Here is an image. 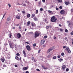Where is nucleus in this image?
<instances>
[{
  "mask_svg": "<svg viewBox=\"0 0 73 73\" xmlns=\"http://www.w3.org/2000/svg\"><path fill=\"white\" fill-rule=\"evenodd\" d=\"M41 34V33L39 31H36L35 33V37L36 38L37 37L39 36Z\"/></svg>",
  "mask_w": 73,
  "mask_h": 73,
  "instance_id": "nucleus-1",
  "label": "nucleus"
},
{
  "mask_svg": "<svg viewBox=\"0 0 73 73\" xmlns=\"http://www.w3.org/2000/svg\"><path fill=\"white\" fill-rule=\"evenodd\" d=\"M51 20L52 22L54 23V22H56V21L57 20V18H55L54 16H53L51 17Z\"/></svg>",
  "mask_w": 73,
  "mask_h": 73,
  "instance_id": "nucleus-2",
  "label": "nucleus"
},
{
  "mask_svg": "<svg viewBox=\"0 0 73 73\" xmlns=\"http://www.w3.org/2000/svg\"><path fill=\"white\" fill-rule=\"evenodd\" d=\"M54 49V47H52L50 48L47 51V53H49V52H51V51H52V50H53V49Z\"/></svg>",
  "mask_w": 73,
  "mask_h": 73,
  "instance_id": "nucleus-3",
  "label": "nucleus"
},
{
  "mask_svg": "<svg viewBox=\"0 0 73 73\" xmlns=\"http://www.w3.org/2000/svg\"><path fill=\"white\" fill-rule=\"evenodd\" d=\"M17 37L19 38H21V35L20 33H17Z\"/></svg>",
  "mask_w": 73,
  "mask_h": 73,
  "instance_id": "nucleus-4",
  "label": "nucleus"
},
{
  "mask_svg": "<svg viewBox=\"0 0 73 73\" xmlns=\"http://www.w3.org/2000/svg\"><path fill=\"white\" fill-rule=\"evenodd\" d=\"M66 50L68 51V53H70L71 51L69 47H67L65 49Z\"/></svg>",
  "mask_w": 73,
  "mask_h": 73,
  "instance_id": "nucleus-5",
  "label": "nucleus"
},
{
  "mask_svg": "<svg viewBox=\"0 0 73 73\" xmlns=\"http://www.w3.org/2000/svg\"><path fill=\"white\" fill-rule=\"evenodd\" d=\"M67 22H68V26H69V27H70V25H73V23L71 22V21H67Z\"/></svg>",
  "mask_w": 73,
  "mask_h": 73,
  "instance_id": "nucleus-6",
  "label": "nucleus"
},
{
  "mask_svg": "<svg viewBox=\"0 0 73 73\" xmlns=\"http://www.w3.org/2000/svg\"><path fill=\"white\" fill-rule=\"evenodd\" d=\"M16 17L17 19H20V14L19 13L17 14L16 15Z\"/></svg>",
  "mask_w": 73,
  "mask_h": 73,
  "instance_id": "nucleus-7",
  "label": "nucleus"
},
{
  "mask_svg": "<svg viewBox=\"0 0 73 73\" xmlns=\"http://www.w3.org/2000/svg\"><path fill=\"white\" fill-rule=\"evenodd\" d=\"M26 48L28 50H31V48L30 46L27 45L26 46Z\"/></svg>",
  "mask_w": 73,
  "mask_h": 73,
  "instance_id": "nucleus-8",
  "label": "nucleus"
},
{
  "mask_svg": "<svg viewBox=\"0 0 73 73\" xmlns=\"http://www.w3.org/2000/svg\"><path fill=\"white\" fill-rule=\"evenodd\" d=\"M9 45H10V47L11 48H12V49H13V48H14V45L15 44L12 45L11 43L10 44H9Z\"/></svg>",
  "mask_w": 73,
  "mask_h": 73,
  "instance_id": "nucleus-9",
  "label": "nucleus"
},
{
  "mask_svg": "<svg viewBox=\"0 0 73 73\" xmlns=\"http://www.w3.org/2000/svg\"><path fill=\"white\" fill-rule=\"evenodd\" d=\"M65 13V11L64 10H62L60 11V14L61 15H64Z\"/></svg>",
  "mask_w": 73,
  "mask_h": 73,
  "instance_id": "nucleus-10",
  "label": "nucleus"
},
{
  "mask_svg": "<svg viewBox=\"0 0 73 73\" xmlns=\"http://www.w3.org/2000/svg\"><path fill=\"white\" fill-rule=\"evenodd\" d=\"M45 42V40H42L41 41V43L42 44H44V42Z\"/></svg>",
  "mask_w": 73,
  "mask_h": 73,
  "instance_id": "nucleus-11",
  "label": "nucleus"
},
{
  "mask_svg": "<svg viewBox=\"0 0 73 73\" xmlns=\"http://www.w3.org/2000/svg\"><path fill=\"white\" fill-rule=\"evenodd\" d=\"M23 52L24 57H26V56H27V55H26V53H25V50H23Z\"/></svg>",
  "mask_w": 73,
  "mask_h": 73,
  "instance_id": "nucleus-12",
  "label": "nucleus"
},
{
  "mask_svg": "<svg viewBox=\"0 0 73 73\" xmlns=\"http://www.w3.org/2000/svg\"><path fill=\"white\" fill-rule=\"evenodd\" d=\"M28 69V67H25L23 69V70H27V69Z\"/></svg>",
  "mask_w": 73,
  "mask_h": 73,
  "instance_id": "nucleus-13",
  "label": "nucleus"
},
{
  "mask_svg": "<svg viewBox=\"0 0 73 73\" xmlns=\"http://www.w3.org/2000/svg\"><path fill=\"white\" fill-rule=\"evenodd\" d=\"M65 68H66V66L65 65H64L62 66V69L63 70H64L65 69Z\"/></svg>",
  "mask_w": 73,
  "mask_h": 73,
  "instance_id": "nucleus-14",
  "label": "nucleus"
},
{
  "mask_svg": "<svg viewBox=\"0 0 73 73\" xmlns=\"http://www.w3.org/2000/svg\"><path fill=\"white\" fill-rule=\"evenodd\" d=\"M64 3L66 5H69V2H67L66 1H65L64 2Z\"/></svg>",
  "mask_w": 73,
  "mask_h": 73,
  "instance_id": "nucleus-15",
  "label": "nucleus"
},
{
  "mask_svg": "<svg viewBox=\"0 0 73 73\" xmlns=\"http://www.w3.org/2000/svg\"><path fill=\"white\" fill-rule=\"evenodd\" d=\"M34 20L35 21H38V19H37V18L36 17H35L34 18Z\"/></svg>",
  "mask_w": 73,
  "mask_h": 73,
  "instance_id": "nucleus-16",
  "label": "nucleus"
},
{
  "mask_svg": "<svg viewBox=\"0 0 73 73\" xmlns=\"http://www.w3.org/2000/svg\"><path fill=\"white\" fill-rule=\"evenodd\" d=\"M48 12L51 14H53V13L52 11L50 10L48 11Z\"/></svg>",
  "mask_w": 73,
  "mask_h": 73,
  "instance_id": "nucleus-17",
  "label": "nucleus"
},
{
  "mask_svg": "<svg viewBox=\"0 0 73 73\" xmlns=\"http://www.w3.org/2000/svg\"><path fill=\"white\" fill-rule=\"evenodd\" d=\"M42 66L44 69H48V67H45V66Z\"/></svg>",
  "mask_w": 73,
  "mask_h": 73,
  "instance_id": "nucleus-18",
  "label": "nucleus"
},
{
  "mask_svg": "<svg viewBox=\"0 0 73 73\" xmlns=\"http://www.w3.org/2000/svg\"><path fill=\"white\" fill-rule=\"evenodd\" d=\"M58 60L60 62H61V61H63V59H62L60 58L58 59Z\"/></svg>",
  "mask_w": 73,
  "mask_h": 73,
  "instance_id": "nucleus-19",
  "label": "nucleus"
},
{
  "mask_svg": "<svg viewBox=\"0 0 73 73\" xmlns=\"http://www.w3.org/2000/svg\"><path fill=\"white\" fill-rule=\"evenodd\" d=\"M31 24V22L28 21L27 23V26H29V25H30Z\"/></svg>",
  "mask_w": 73,
  "mask_h": 73,
  "instance_id": "nucleus-20",
  "label": "nucleus"
},
{
  "mask_svg": "<svg viewBox=\"0 0 73 73\" xmlns=\"http://www.w3.org/2000/svg\"><path fill=\"white\" fill-rule=\"evenodd\" d=\"M62 0H58V3H62Z\"/></svg>",
  "mask_w": 73,
  "mask_h": 73,
  "instance_id": "nucleus-21",
  "label": "nucleus"
},
{
  "mask_svg": "<svg viewBox=\"0 0 73 73\" xmlns=\"http://www.w3.org/2000/svg\"><path fill=\"white\" fill-rule=\"evenodd\" d=\"M30 17H31V14H29L27 15V17H28V18Z\"/></svg>",
  "mask_w": 73,
  "mask_h": 73,
  "instance_id": "nucleus-22",
  "label": "nucleus"
},
{
  "mask_svg": "<svg viewBox=\"0 0 73 73\" xmlns=\"http://www.w3.org/2000/svg\"><path fill=\"white\" fill-rule=\"evenodd\" d=\"M2 62H4V61L5 60L4 59H2L1 58V59Z\"/></svg>",
  "mask_w": 73,
  "mask_h": 73,
  "instance_id": "nucleus-23",
  "label": "nucleus"
},
{
  "mask_svg": "<svg viewBox=\"0 0 73 73\" xmlns=\"http://www.w3.org/2000/svg\"><path fill=\"white\" fill-rule=\"evenodd\" d=\"M10 58H11V56L9 55H7L8 58L9 59Z\"/></svg>",
  "mask_w": 73,
  "mask_h": 73,
  "instance_id": "nucleus-24",
  "label": "nucleus"
},
{
  "mask_svg": "<svg viewBox=\"0 0 73 73\" xmlns=\"http://www.w3.org/2000/svg\"><path fill=\"white\" fill-rule=\"evenodd\" d=\"M56 56H54L53 57V60H56Z\"/></svg>",
  "mask_w": 73,
  "mask_h": 73,
  "instance_id": "nucleus-25",
  "label": "nucleus"
},
{
  "mask_svg": "<svg viewBox=\"0 0 73 73\" xmlns=\"http://www.w3.org/2000/svg\"><path fill=\"white\" fill-rule=\"evenodd\" d=\"M15 59H16V60H18L19 59V57L17 56H16Z\"/></svg>",
  "mask_w": 73,
  "mask_h": 73,
  "instance_id": "nucleus-26",
  "label": "nucleus"
},
{
  "mask_svg": "<svg viewBox=\"0 0 73 73\" xmlns=\"http://www.w3.org/2000/svg\"><path fill=\"white\" fill-rule=\"evenodd\" d=\"M9 37L10 38H11L12 35H11V34H10L9 35Z\"/></svg>",
  "mask_w": 73,
  "mask_h": 73,
  "instance_id": "nucleus-27",
  "label": "nucleus"
},
{
  "mask_svg": "<svg viewBox=\"0 0 73 73\" xmlns=\"http://www.w3.org/2000/svg\"><path fill=\"white\" fill-rule=\"evenodd\" d=\"M22 13H23V14H24V13H25V11H22Z\"/></svg>",
  "mask_w": 73,
  "mask_h": 73,
  "instance_id": "nucleus-28",
  "label": "nucleus"
},
{
  "mask_svg": "<svg viewBox=\"0 0 73 73\" xmlns=\"http://www.w3.org/2000/svg\"><path fill=\"white\" fill-rule=\"evenodd\" d=\"M69 69L68 68H66V72H68V71H69Z\"/></svg>",
  "mask_w": 73,
  "mask_h": 73,
  "instance_id": "nucleus-29",
  "label": "nucleus"
},
{
  "mask_svg": "<svg viewBox=\"0 0 73 73\" xmlns=\"http://www.w3.org/2000/svg\"><path fill=\"white\" fill-rule=\"evenodd\" d=\"M10 17H9L8 18H7V21H10Z\"/></svg>",
  "mask_w": 73,
  "mask_h": 73,
  "instance_id": "nucleus-30",
  "label": "nucleus"
},
{
  "mask_svg": "<svg viewBox=\"0 0 73 73\" xmlns=\"http://www.w3.org/2000/svg\"><path fill=\"white\" fill-rule=\"evenodd\" d=\"M59 31L60 32H62V31H63V30H62V29H60Z\"/></svg>",
  "mask_w": 73,
  "mask_h": 73,
  "instance_id": "nucleus-31",
  "label": "nucleus"
},
{
  "mask_svg": "<svg viewBox=\"0 0 73 73\" xmlns=\"http://www.w3.org/2000/svg\"><path fill=\"white\" fill-rule=\"evenodd\" d=\"M29 34H33V33L32 32H31L29 33Z\"/></svg>",
  "mask_w": 73,
  "mask_h": 73,
  "instance_id": "nucleus-32",
  "label": "nucleus"
},
{
  "mask_svg": "<svg viewBox=\"0 0 73 73\" xmlns=\"http://www.w3.org/2000/svg\"><path fill=\"white\" fill-rule=\"evenodd\" d=\"M36 14H37L38 13V9L36 10Z\"/></svg>",
  "mask_w": 73,
  "mask_h": 73,
  "instance_id": "nucleus-33",
  "label": "nucleus"
},
{
  "mask_svg": "<svg viewBox=\"0 0 73 73\" xmlns=\"http://www.w3.org/2000/svg\"><path fill=\"white\" fill-rule=\"evenodd\" d=\"M35 14H33L32 15V17H35Z\"/></svg>",
  "mask_w": 73,
  "mask_h": 73,
  "instance_id": "nucleus-34",
  "label": "nucleus"
},
{
  "mask_svg": "<svg viewBox=\"0 0 73 73\" xmlns=\"http://www.w3.org/2000/svg\"><path fill=\"white\" fill-rule=\"evenodd\" d=\"M63 49H65V48H67V47L66 46H64L63 47Z\"/></svg>",
  "mask_w": 73,
  "mask_h": 73,
  "instance_id": "nucleus-35",
  "label": "nucleus"
},
{
  "mask_svg": "<svg viewBox=\"0 0 73 73\" xmlns=\"http://www.w3.org/2000/svg\"><path fill=\"white\" fill-rule=\"evenodd\" d=\"M61 55L62 56H64V53L63 52H62L61 54Z\"/></svg>",
  "mask_w": 73,
  "mask_h": 73,
  "instance_id": "nucleus-36",
  "label": "nucleus"
},
{
  "mask_svg": "<svg viewBox=\"0 0 73 73\" xmlns=\"http://www.w3.org/2000/svg\"><path fill=\"white\" fill-rule=\"evenodd\" d=\"M23 4H20L19 3H18L17 4V5H22Z\"/></svg>",
  "mask_w": 73,
  "mask_h": 73,
  "instance_id": "nucleus-37",
  "label": "nucleus"
},
{
  "mask_svg": "<svg viewBox=\"0 0 73 73\" xmlns=\"http://www.w3.org/2000/svg\"><path fill=\"white\" fill-rule=\"evenodd\" d=\"M16 55L17 56H20V54L18 53Z\"/></svg>",
  "mask_w": 73,
  "mask_h": 73,
  "instance_id": "nucleus-38",
  "label": "nucleus"
},
{
  "mask_svg": "<svg viewBox=\"0 0 73 73\" xmlns=\"http://www.w3.org/2000/svg\"><path fill=\"white\" fill-rule=\"evenodd\" d=\"M33 46L35 47L36 46V43H35L33 44Z\"/></svg>",
  "mask_w": 73,
  "mask_h": 73,
  "instance_id": "nucleus-39",
  "label": "nucleus"
},
{
  "mask_svg": "<svg viewBox=\"0 0 73 73\" xmlns=\"http://www.w3.org/2000/svg\"><path fill=\"white\" fill-rule=\"evenodd\" d=\"M49 26H46V29H49Z\"/></svg>",
  "mask_w": 73,
  "mask_h": 73,
  "instance_id": "nucleus-40",
  "label": "nucleus"
},
{
  "mask_svg": "<svg viewBox=\"0 0 73 73\" xmlns=\"http://www.w3.org/2000/svg\"><path fill=\"white\" fill-rule=\"evenodd\" d=\"M8 42H9V44H11V41L10 40H8Z\"/></svg>",
  "mask_w": 73,
  "mask_h": 73,
  "instance_id": "nucleus-41",
  "label": "nucleus"
},
{
  "mask_svg": "<svg viewBox=\"0 0 73 73\" xmlns=\"http://www.w3.org/2000/svg\"><path fill=\"white\" fill-rule=\"evenodd\" d=\"M5 14H4V15H3V17L2 18V20H3V18H4V16H5Z\"/></svg>",
  "mask_w": 73,
  "mask_h": 73,
  "instance_id": "nucleus-42",
  "label": "nucleus"
},
{
  "mask_svg": "<svg viewBox=\"0 0 73 73\" xmlns=\"http://www.w3.org/2000/svg\"><path fill=\"white\" fill-rule=\"evenodd\" d=\"M40 11H43V9L40 8Z\"/></svg>",
  "mask_w": 73,
  "mask_h": 73,
  "instance_id": "nucleus-43",
  "label": "nucleus"
},
{
  "mask_svg": "<svg viewBox=\"0 0 73 73\" xmlns=\"http://www.w3.org/2000/svg\"><path fill=\"white\" fill-rule=\"evenodd\" d=\"M68 30H67V29H65V32L67 33V32H68Z\"/></svg>",
  "mask_w": 73,
  "mask_h": 73,
  "instance_id": "nucleus-44",
  "label": "nucleus"
},
{
  "mask_svg": "<svg viewBox=\"0 0 73 73\" xmlns=\"http://www.w3.org/2000/svg\"><path fill=\"white\" fill-rule=\"evenodd\" d=\"M44 38H47V37H48V36H44Z\"/></svg>",
  "mask_w": 73,
  "mask_h": 73,
  "instance_id": "nucleus-45",
  "label": "nucleus"
},
{
  "mask_svg": "<svg viewBox=\"0 0 73 73\" xmlns=\"http://www.w3.org/2000/svg\"><path fill=\"white\" fill-rule=\"evenodd\" d=\"M51 57V55H49L47 56V57L49 58Z\"/></svg>",
  "mask_w": 73,
  "mask_h": 73,
  "instance_id": "nucleus-46",
  "label": "nucleus"
},
{
  "mask_svg": "<svg viewBox=\"0 0 73 73\" xmlns=\"http://www.w3.org/2000/svg\"><path fill=\"white\" fill-rule=\"evenodd\" d=\"M57 57L58 58H60L61 57V56H60V55H58L57 56Z\"/></svg>",
  "mask_w": 73,
  "mask_h": 73,
  "instance_id": "nucleus-47",
  "label": "nucleus"
},
{
  "mask_svg": "<svg viewBox=\"0 0 73 73\" xmlns=\"http://www.w3.org/2000/svg\"><path fill=\"white\" fill-rule=\"evenodd\" d=\"M59 8H60V9H62V6H60L59 7Z\"/></svg>",
  "mask_w": 73,
  "mask_h": 73,
  "instance_id": "nucleus-48",
  "label": "nucleus"
},
{
  "mask_svg": "<svg viewBox=\"0 0 73 73\" xmlns=\"http://www.w3.org/2000/svg\"><path fill=\"white\" fill-rule=\"evenodd\" d=\"M6 24H7V25L9 24V22H8V21H7L6 22Z\"/></svg>",
  "mask_w": 73,
  "mask_h": 73,
  "instance_id": "nucleus-49",
  "label": "nucleus"
},
{
  "mask_svg": "<svg viewBox=\"0 0 73 73\" xmlns=\"http://www.w3.org/2000/svg\"><path fill=\"white\" fill-rule=\"evenodd\" d=\"M8 5H9V8H11V4H8Z\"/></svg>",
  "mask_w": 73,
  "mask_h": 73,
  "instance_id": "nucleus-50",
  "label": "nucleus"
},
{
  "mask_svg": "<svg viewBox=\"0 0 73 73\" xmlns=\"http://www.w3.org/2000/svg\"><path fill=\"white\" fill-rule=\"evenodd\" d=\"M23 6H24V7H26V5H25V4H23Z\"/></svg>",
  "mask_w": 73,
  "mask_h": 73,
  "instance_id": "nucleus-51",
  "label": "nucleus"
},
{
  "mask_svg": "<svg viewBox=\"0 0 73 73\" xmlns=\"http://www.w3.org/2000/svg\"><path fill=\"white\" fill-rule=\"evenodd\" d=\"M71 12H73V8L71 9Z\"/></svg>",
  "mask_w": 73,
  "mask_h": 73,
  "instance_id": "nucleus-52",
  "label": "nucleus"
},
{
  "mask_svg": "<svg viewBox=\"0 0 73 73\" xmlns=\"http://www.w3.org/2000/svg\"><path fill=\"white\" fill-rule=\"evenodd\" d=\"M42 23L41 22H40L39 23V24L40 25H41V24H42Z\"/></svg>",
  "mask_w": 73,
  "mask_h": 73,
  "instance_id": "nucleus-53",
  "label": "nucleus"
},
{
  "mask_svg": "<svg viewBox=\"0 0 73 73\" xmlns=\"http://www.w3.org/2000/svg\"><path fill=\"white\" fill-rule=\"evenodd\" d=\"M34 62H36V61H37V60H36V59H34Z\"/></svg>",
  "mask_w": 73,
  "mask_h": 73,
  "instance_id": "nucleus-54",
  "label": "nucleus"
},
{
  "mask_svg": "<svg viewBox=\"0 0 73 73\" xmlns=\"http://www.w3.org/2000/svg\"><path fill=\"white\" fill-rule=\"evenodd\" d=\"M34 24L33 23H32L31 25H32V27H33L34 26Z\"/></svg>",
  "mask_w": 73,
  "mask_h": 73,
  "instance_id": "nucleus-55",
  "label": "nucleus"
},
{
  "mask_svg": "<svg viewBox=\"0 0 73 73\" xmlns=\"http://www.w3.org/2000/svg\"><path fill=\"white\" fill-rule=\"evenodd\" d=\"M40 51L41 50H39L38 51V53H40Z\"/></svg>",
  "mask_w": 73,
  "mask_h": 73,
  "instance_id": "nucleus-56",
  "label": "nucleus"
},
{
  "mask_svg": "<svg viewBox=\"0 0 73 73\" xmlns=\"http://www.w3.org/2000/svg\"><path fill=\"white\" fill-rule=\"evenodd\" d=\"M42 1L43 3H44V2H45V0H42Z\"/></svg>",
  "mask_w": 73,
  "mask_h": 73,
  "instance_id": "nucleus-57",
  "label": "nucleus"
},
{
  "mask_svg": "<svg viewBox=\"0 0 73 73\" xmlns=\"http://www.w3.org/2000/svg\"><path fill=\"white\" fill-rule=\"evenodd\" d=\"M70 34L71 35H73V32H71Z\"/></svg>",
  "mask_w": 73,
  "mask_h": 73,
  "instance_id": "nucleus-58",
  "label": "nucleus"
},
{
  "mask_svg": "<svg viewBox=\"0 0 73 73\" xmlns=\"http://www.w3.org/2000/svg\"><path fill=\"white\" fill-rule=\"evenodd\" d=\"M3 67H5L6 66V65H5V64H3Z\"/></svg>",
  "mask_w": 73,
  "mask_h": 73,
  "instance_id": "nucleus-59",
  "label": "nucleus"
},
{
  "mask_svg": "<svg viewBox=\"0 0 73 73\" xmlns=\"http://www.w3.org/2000/svg\"><path fill=\"white\" fill-rule=\"evenodd\" d=\"M4 45H5V46H6V45H8V44H7L6 43H5L4 44Z\"/></svg>",
  "mask_w": 73,
  "mask_h": 73,
  "instance_id": "nucleus-60",
  "label": "nucleus"
},
{
  "mask_svg": "<svg viewBox=\"0 0 73 73\" xmlns=\"http://www.w3.org/2000/svg\"><path fill=\"white\" fill-rule=\"evenodd\" d=\"M15 67H17V65L15 64Z\"/></svg>",
  "mask_w": 73,
  "mask_h": 73,
  "instance_id": "nucleus-61",
  "label": "nucleus"
},
{
  "mask_svg": "<svg viewBox=\"0 0 73 73\" xmlns=\"http://www.w3.org/2000/svg\"><path fill=\"white\" fill-rule=\"evenodd\" d=\"M19 29H21V27L20 26L19 27Z\"/></svg>",
  "mask_w": 73,
  "mask_h": 73,
  "instance_id": "nucleus-62",
  "label": "nucleus"
},
{
  "mask_svg": "<svg viewBox=\"0 0 73 73\" xmlns=\"http://www.w3.org/2000/svg\"><path fill=\"white\" fill-rule=\"evenodd\" d=\"M36 70H37V71H40V70L37 68L36 69Z\"/></svg>",
  "mask_w": 73,
  "mask_h": 73,
  "instance_id": "nucleus-63",
  "label": "nucleus"
},
{
  "mask_svg": "<svg viewBox=\"0 0 73 73\" xmlns=\"http://www.w3.org/2000/svg\"><path fill=\"white\" fill-rule=\"evenodd\" d=\"M25 73H29V72L28 71H27L25 72Z\"/></svg>",
  "mask_w": 73,
  "mask_h": 73,
  "instance_id": "nucleus-64",
  "label": "nucleus"
}]
</instances>
